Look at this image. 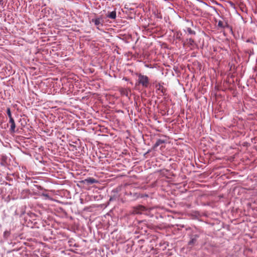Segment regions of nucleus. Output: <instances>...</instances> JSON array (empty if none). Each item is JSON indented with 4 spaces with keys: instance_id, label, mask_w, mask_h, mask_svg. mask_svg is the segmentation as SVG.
<instances>
[{
    "instance_id": "1",
    "label": "nucleus",
    "mask_w": 257,
    "mask_h": 257,
    "mask_svg": "<svg viewBox=\"0 0 257 257\" xmlns=\"http://www.w3.org/2000/svg\"><path fill=\"white\" fill-rule=\"evenodd\" d=\"M138 83L144 87H147L149 84V78L146 76L140 74L138 75Z\"/></svg>"
},
{
    "instance_id": "8",
    "label": "nucleus",
    "mask_w": 257,
    "mask_h": 257,
    "mask_svg": "<svg viewBox=\"0 0 257 257\" xmlns=\"http://www.w3.org/2000/svg\"><path fill=\"white\" fill-rule=\"evenodd\" d=\"M10 121L9 123L10 124V128H15V123L14 119L13 117L9 118Z\"/></svg>"
},
{
    "instance_id": "9",
    "label": "nucleus",
    "mask_w": 257,
    "mask_h": 257,
    "mask_svg": "<svg viewBox=\"0 0 257 257\" xmlns=\"http://www.w3.org/2000/svg\"><path fill=\"white\" fill-rule=\"evenodd\" d=\"M218 26L221 28H225L227 26V24L226 23L224 24V23L222 21H219L218 23Z\"/></svg>"
},
{
    "instance_id": "3",
    "label": "nucleus",
    "mask_w": 257,
    "mask_h": 257,
    "mask_svg": "<svg viewBox=\"0 0 257 257\" xmlns=\"http://www.w3.org/2000/svg\"><path fill=\"white\" fill-rule=\"evenodd\" d=\"M91 22L93 23L94 25L97 27V29H99L100 26H102L103 19L101 17L93 19L91 20Z\"/></svg>"
},
{
    "instance_id": "4",
    "label": "nucleus",
    "mask_w": 257,
    "mask_h": 257,
    "mask_svg": "<svg viewBox=\"0 0 257 257\" xmlns=\"http://www.w3.org/2000/svg\"><path fill=\"white\" fill-rule=\"evenodd\" d=\"M168 141L167 138L165 137V139H159L157 141L156 143L155 144L153 148L156 149L158 146H161V148L164 147L163 144L166 143Z\"/></svg>"
},
{
    "instance_id": "10",
    "label": "nucleus",
    "mask_w": 257,
    "mask_h": 257,
    "mask_svg": "<svg viewBox=\"0 0 257 257\" xmlns=\"http://www.w3.org/2000/svg\"><path fill=\"white\" fill-rule=\"evenodd\" d=\"M7 113L9 118L12 117L11 110L10 108H8L7 109Z\"/></svg>"
},
{
    "instance_id": "12",
    "label": "nucleus",
    "mask_w": 257,
    "mask_h": 257,
    "mask_svg": "<svg viewBox=\"0 0 257 257\" xmlns=\"http://www.w3.org/2000/svg\"><path fill=\"white\" fill-rule=\"evenodd\" d=\"M188 32H189V33H190V34H193V33H194H194H193V31L191 30V29H188Z\"/></svg>"
},
{
    "instance_id": "2",
    "label": "nucleus",
    "mask_w": 257,
    "mask_h": 257,
    "mask_svg": "<svg viewBox=\"0 0 257 257\" xmlns=\"http://www.w3.org/2000/svg\"><path fill=\"white\" fill-rule=\"evenodd\" d=\"M146 210V208L145 206L143 205H139L134 208L133 213L136 214H142Z\"/></svg>"
},
{
    "instance_id": "15",
    "label": "nucleus",
    "mask_w": 257,
    "mask_h": 257,
    "mask_svg": "<svg viewBox=\"0 0 257 257\" xmlns=\"http://www.w3.org/2000/svg\"><path fill=\"white\" fill-rule=\"evenodd\" d=\"M190 42H193V41H192L191 40H190Z\"/></svg>"
},
{
    "instance_id": "13",
    "label": "nucleus",
    "mask_w": 257,
    "mask_h": 257,
    "mask_svg": "<svg viewBox=\"0 0 257 257\" xmlns=\"http://www.w3.org/2000/svg\"><path fill=\"white\" fill-rule=\"evenodd\" d=\"M7 233L8 234V232H5V234H7Z\"/></svg>"
},
{
    "instance_id": "16",
    "label": "nucleus",
    "mask_w": 257,
    "mask_h": 257,
    "mask_svg": "<svg viewBox=\"0 0 257 257\" xmlns=\"http://www.w3.org/2000/svg\"><path fill=\"white\" fill-rule=\"evenodd\" d=\"M60 134V132H58L57 134Z\"/></svg>"
},
{
    "instance_id": "11",
    "label": "nucleus",
    "mask_w": 257,
    "mask_h": 257,
    "mask_svg": "<svg viewBox=\"0 0 257 257\" xmlns=\"http://www.w3.org/2000/svg\"><path fill=\"white\" fill-rule=\"evenodd\" d=\"M18 130H15V129L11 130V134H13V133L18 132Z\"/></svg>"
},
{
    "instance_id": "14",
    "label": "nucleus",
    "mask_w": 257,
    "mask_h": 257,
    "mask_svg": "<svg viewBox=\"0 0 257 257\" xmlns=\"http://www.w3.org/2000/svg\"><path fill=\"white\" fill-rule=\"evenodd\" d=\"M190 42H193V41H192L191 40H190Z\"/></svg>"
},
{
    "instance_id": "5",
    "label": "nucleus",
    "mask_w": 257,
    "mask_h": 257,
    "mask_svg": "<svg viewBox=\"0 0 257 257\" xmlns=\"http://www.w3.org/2000/svg\"><path fill=\"white\" fill-rule=\"evenodd\" d=\"M85 182L88 184H93L97 182V181L93 178H88L84 180Z\"/></svg>"
},
{
    "instance_id": "7",
    "label": "nucleus",
    "mask_w": 257,
    "mask_h": 257,
    "mask_svg": "<svg viewBox=\"0 0 257 257\" xmlns=\"http://www.w3.org/2000/svg\"><path fill=\"white\" fill-rule=\"evenodd\" d=\"M107 17L112 19H115L116 18V12L115 11H112L107 15Z\"/></svg>"
},
{
    "instance_id": "6",
    "label": "nucleus",
    "mask_w": 257,
    "mask_h": 257,
    "mask_svg": "<svg viewBox=\"0 0 257 257\" xmlns=\"http://www.w3.org/2000/svg\"><path fill=\"white\" fill-rule=\"evenodd\" d=\"M197 237L198 236L197 235H195L194 237H192L188 242V244L189 245H193L196 243Z\"/></svg>"
}]
</instances>
